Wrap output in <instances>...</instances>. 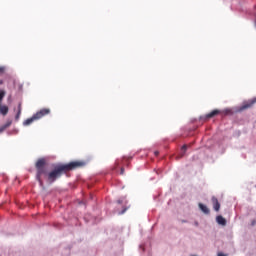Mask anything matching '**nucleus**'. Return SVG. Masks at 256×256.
I'll return each mask as SVG.
<instances>
[{
    "label": "nucleus",
    "mask_w": 256,
    "mask_h": 256,
    "mask_svg": "<svg viewBox=\"0 0 256 256\" xmlns=\"http://www.w3.org/2000/svg\"><path fill=\"white\" fill-rule=\"evenodd\" d=\"M85 162L74 161L68 164H54L52 165L51 171L47 170V160L45 158H40L35 163L36 169V179L40 185L43 187V177L50 184L55 183L57 179H61L63 175L69 173V171H73L79 167H83Z\"/></svg>",
    "instance_id": "nucleus-1"
},
{
    "label": "nucleus",
    "mask_w": 256,
    "mask_h": 256,
    "mask_svg": "<svg viewBox=\"0 0 256 256\" xmlns=\"http://www.w3.org/2000/svg\"><path fill=\"white\" fill-rule=\"evenodd\" d=\"M49 113H51V109L43 108L39 110L37 113H35L34 117L36 118V121H39V119H43V117L49 115Z\"/></svg>",
    "instance_id": "nucleus-2"
},
{
    "label": "nucleus",
    "mask_w": 256,
    "mask_h": 256,
    "mask_svg": "<svg viewBox=\"0 0 256 256\" xmlns=\"http://www.w3.org/2000/svg\"><path fill=\"white\" fill-rule=\"evenodd\" d=\"M256 103V97L251 99V100H248L246 102H244L241 107H240V111H245L247 109H251V107H253V105H255Z\"/></svg>",
    "instance_id": "nucleus-3"
},
{
    "label": "nucleus",
    "mask_w": 256,
    "mask_h": 256,
    "mask_svg": "<svg viewBox=\"0 0 256 256\" xmlns=\"http://www.w3.org/2000/svg\"><path fill=\"white\" fill-rule=\"evenodd\" d=\"M212 204L214 207V211H219V209H221V204L219 203V200L217 199V197L215 196L212 197Z\"/></svg>",
    "instance_id": "nucleus-4"
},
{
    "label": "nucleus",
    "mask_w": 256,
    "mask_h": 256,
    "mask_svg": "<svg viewBox=\"0 0 256 256\" xmlns=\"http://www.w3.org/2000/svg\"><path fill=\"white\" fill-rule=\"evenodd\" d=\"M216 221H217L218 225H222L223 227H225V225H227V220H225V218L223 216H217Z\"/></svg>",
    "instance_id": "nucleus-5"
},
{
    "label": "nucleus",
    "mask_w": 256,
    "mask_h": 256,
    "mask_svg": "<svg viewBox=\"0 0 256 256\" xmlns=\"http://www.w3.org/2000/svg\"><path fill=\"white\" fill-rule=\"evenodd\" d=\"M219 113H221V111H219L218 109L213 110L206 115V119H212V117H216V115H219Z\"/></svg>",
    "instance_id": "nucleus-6"
},
{
    "label": "nucleus",
    "mask_w": 256,
    "mask_h": 256,
    "mask_svg": "<svg viewBox=\"0 0 256 256\" xmlns=\"http://www.w3.org/2000/svg\"><path fill=\"white\" fill-rule=\"evenodd\" d=\"M34 121H37V118L35 117V115H33L31 118L26 119L23 122V125L25 126L31 125V123H34Z\"/></svg>",
    "instance_id": "nucleus-7"
},
{
    "label": "nucleus",
    "mask_w": 256,
    "mask_h": 256,
    "mask_svg": "<svg viewBox=\"0 0 256 256\" xmlns=\"http://www.w3.org/2000/svg\"><path fill=\"white\" fill-rule=\"evenodd\" d=\"M199 209L201 210L202 213H205V215H209L210 213L209 208H207V206H205L202 203H199Z\"/></svg>",
    "instance_id": "nucleus-8"
},
{
    "label": "nucleus",
    "mask_w": 256,
    "mask_h": 256,
    "mask_svg": "<svg viewBox=\"0 0 256 256\" xmlns=\"http://www.w3.org/2000/svg\"><path fill=\"white\" fill-rule=\"evenodd\" d=\"M0 113H1V115H7V113H9V107H7V106H0Z\"/></svg>",
    "instance_id": "nucleus-9"
},
{
    "label": "nucleus",
    "mask_w": 256,
    "mask_h": 256,
    "mask_svg": "<svg viewBox=\"0 0 256 256\" xmlns=\"http://www.w3.org/2000/svg\"><path fill=\"white\" fill-rule=\"evenodd\" d=\"M20 117H21V104L18 105V112L15 116L16 121H19Z\"/></svg>",
    "instance_id": "nucleus-10"
},
{
    "label": "nucleus",
    "mask_w": 256,
    "mask_h": 256,
    "mask_svg": "<svg viewBox=\"0 0 256 256\" xmlns=\"http://www.w3.org/2000/svg\"><path fill=\"white\" fill-rule=\"evenodd\" d=\"M4 98H5V90H0V105L3 102Z\"/></svg>",
    "instance_id": "nucleus-11"
},
{
    "label": "nucleus",
    "mask_w": 256,
    "mask_h": 256,
    "mask_svg": "<svg viewBox=\"0 0 256 256\" xmlns=\"http://www.w3.org/2000/svg\"><path fill=\"white\" fill-rule=\"evenodd\" d=\"M11 123H13L11 120H9L5 125H3L5 127V129L11 127Z\"/></svg>",
    "instance_id": "nucleus-12"
},
{
    "label": "nucleus",
    "mask_w": 256,
    "mask_h": 256,
    "mask_svg": "<svg viewBox=\"0 0 256 256\" xmlns=\"http://www.w3.org/2000/svg\"><path fill=\"white\" fill-rule=\"evenodd\" d=\"M5 73V67L0 66V75H3Z\"/></svg>",
    "instance_id": "nucleus-13"
},
{
    "label": "nucleus",
    "mask_w": 256,
    "mask_h": 256,
    "mask_svg": "<svg viewBox=\"0 0 256 256\" xmlns=\"http://www.w3.org/2000/svg\"><path fill=\"white\" fill-rule=\"evenodd\" d=\"M182 151H183V154H185V151H187V145L182 146Z\"/></svg>",
    "instance_id": "nucleus-14"
},
{
    "label": "nucleus",
    "mask_w": 256,
    "mask_h": 256,
    "mask_svg": "<svg viewBox=\"0 0 256 256\" xmlns=\"http://www.w3.org/2000/svg\"><path fill=\"white\" fill-rule=\"evenodd\" d=\"M120 175H125V168H121Z\"/></svg>",
    "instance_id": "nucleus-15"
},
{
    "label": "nucleus",
    "mask_w": 256,
    "mask_h": 256,
    "mask_svg": "<svg viewBox=\"0 0 256 256\" xmlns=\"http://www.w3.org/2000/svg\"><path fill=\"white\" fill-rule=\"evenodd\" d=\"M5 129H7V128H5L4 126L0 127V133H3L5 131Z\"/></svg>",
    "instance_id": "nucleus-16"
},
{
    "label": "nucleus",
    "mask_w": 256,
    "mask_h": 256,
    "mask_svg": "<svg viewBox=\"0 0 256 256\" xmlns=\"http://www.w3.org/2000/svg\"><path fill=\"white\" fill-rule=\"evenodd\" d=\"M127 211V208H124L119 214L123 215Z\"/></svg>",
    "instance_id": "nucleus-17"
},
{
    "label": "nucleus",
    "mask_w": 256,
    "mask_h": 256,
    "mask_svg": "<svg viewBox=\"0 0 256 256\" xmlns=\"http://www.w3.org/2000/svg\"><path fill=\"white\" fill-rule=\"evenodd\" d=\"M218 256H227V255L223 253H218Z\"/></svg>",
    "instance_id": "nucleus-18"
},
{
    "label": "nucleus",
    "mask_w": 256,
    "mask_h": 256,
    "mask_svg": "<svg viewBox=\"0 0 256 256\" xmlns=\"http://www.w3.org/2000/svg\"><path fill=\"white\" fill-rule=\"evenodd\" d=\"M117 203L121 204V203H123V201H121V200H118V201H117Z\"/></svg>",
    "instance_id": "nucleus-19"
},
{
    "label": "nucleus",
    "mask_w": 256,
    "mask_h": 256,
    "mask_svg": "<svg viewBox=\"0 0 256 256\" xmlns=\"http://www.w3.org/2000/svg\"><path fill=\"white\" fill-rule=\"evenodd\" d=\"M154 153H155L156 156L159 155V152H158V151H156V152H154Z\"/></svg>",
    "instance_id": "nucleus-20"
},
{
    "label": "nucleus",
    "mask_w": 256,
    "mask_h": 256,
    "mask_svg": "<svg viewBox=\"0 0 256 256\" xmlns=\"http://www.w3.org/2000/svg\"><path fill=\"white\" fill-rule=\"evenodd\" d=\"M0 85H3V80H0Z\"/></svg>",
    "instance_id": "nucleus-21"
},
{
    "label": "nucleus",
    "mask_w": 256,
    "mask_h": 256,
    "mask_svg": "<svg viewBox=\"0 0 256 256\" xmlns=\"http://www.w3.org/2000/svg\"><path fill=\"white\" fill-rule=\"evenodd\" d=\"M195 225L197 226V225H199V223H198V222H195Z\"/></svg>",
    "instance_id": "nucleus-22"
},
{
    "label": "nucleus",
    "mask_w": 256,
    "mask_h": 256,
    "mask_svg": "<svg viewBox=\"0 0 256 256\" xmlns=\"http://www.w3.org/2000/svg\"><path fill=\"white\" fill-rule=\"evenodd\" d=\"M192 256H197V255H192Z\"/></svg>",
    "instance_id": "nucleus-23"
}]
</instances>
